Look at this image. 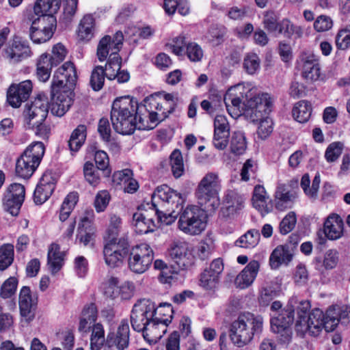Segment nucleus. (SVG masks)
Wrapping results in <instances>:
<instances>
[{
  "instance_id": "obj_1",
  "label": "nucleus",
  "mask_w": 350,
  "mask_h": 350,
  "mask_svg": "<svg viewBox=\"0 0 350 350\" xmlns=\"http://www.w3.org/2000/svg\"><path fill=\"white\" fill-rule=\"evenodd\" d=\"M256 89L250 83H241L230 87L224 96L228 113L234 118L243 115L255 121L270 111L271 98L268 94H256Z\"/></svg>"
},
{
  "instance_id": "obj_2",
  "label": "nucleus",
  "mask_w": 350,
  "mask_h": 350,
  "mask_svg": "<svg viewBox=\"0 0 350 350\" xmlns=\"http://www.w3.org/2000/svg\"><path fill=\"white\" fill-rule=\"evenodd\" d=\"M310 306V303L308 300L298 301L297 297L291 298L286 310V312L288 313L286 317V324H293L296 311V330L301 334L308 332L312 336H318L323 329L325 314L319 308H315L308 313Z\"/></svg>"
},
{
  "instance_id": "obj_3",
  "label": "nucleus",
  "mask_w": 350,
  "mask_h": 350,
  "mask_svg": "<svg viewBox=\"0 0 350 350\" xmlns=\"http://www.w3.org/2000/svg\"><path fill=\"white\" fill-rule=\"evenodd\" d=\"M185 200L183 196L167 185L158 187L152 195V213L157 223L170 225L182 211Z\"/></svg>"
},
{
  "instance_id": "obj_4",
  "label": "nucleus",
  "mask_w": 350,
  "mask_h": 350,
  "mask_svg": "<svg viewBox=\"0 0 350 350\" xmlns=\"http://www.w3.org/2000/svg\"><path fill=\"white\" fill-rule=\"evenodd\" d=\"M139 105L129 96L116 98L112 105L111 121L114 130L122 135H131L137 127L143 129V124L137 125L136 115Z\"/></svg>"
},
{
  "instance_id": "obj_5",
  "label": "nucleus",
  "mask_w": 350,
  "mask_h": 350,
  "mask_svg": "<svg viewBox=\"0 0 350 350\" xmlns=\"http://www.w3.org/2000/svg\"><path fill=\"white\" fill-rule=\"evenodd\" d=\"M262 328L263 318L261 316L243 313L232 323L230 338L234 344L242 347L249 343L254 334L261 333Z\"/></svg>"
},
{
  "instance_id": "obj_6",
  "label": "nucleus",
  "mask_w": 350,
  "mask_h": 350,
  "mask_svg": "<svg viewBox=\"0 0 350 350\" xmlns=\"http://www.w3.org/2000/svg\"><path fill=\"white\" fill-rule=\"evenodd\" d=\"M221 179L217 172H208L201 179L196 195L199 202L210 210H215L220 204Z\"/></svg>"
},
{
  "instance_id": "obj_7",
  "label": "nucleus",
  "mask_w": 350,
  "mask_h": 350,
  "mask_svg": "<svg viewBox=\"0 0 350 350\" xmlns=\"http://www.w3.org/2000/svg\"><path fill=\"white\" fill-rule=\"evenodd\" d=\"M45 146L41 142H33L24 150L16 163V174L26 179L30 178L39 166L44 154Z\"/></svg>"
},
{
  "instance_id": "obj_8",
  "label": "nucleus",
  "mask_w": 350,
  "mask_h": 350,
  "mask_svg": "<svg viewBox=\"0 0 350 350\" xmlns=\"http://www.w3.org/2000/svg\"><path fill=\"white\" fill-rule=\"evenodd\" d=\"M178 228L183 233L191 236L201 234L206 228L207 215L201 208L195 205L187 206L180 211Z\"/></svg>"
},
{
  "instance_id": "obj_9",
  "label": "nucleus",
  "mask_w": 350,
  "mask_h": 350,
  "mask_svg": "<svg viewBox=\"0 0 350 350\" xmlns=\"http://www.w3.org/2000/svg\"><path fill=\"white\" fill-rule=\"evenodd\" d=\"M154 258V252L147 243H141L133 247L129 257V267L134 273H143L150 267Z\"/></svg>"
},
{
  "instance_id": "obj_10",
  "label": "nucleus",
  "mask_w": 350,
  "mask_h": 350,
  "mask_svg": "<svg viewBox=\"0 0 350 350\" xmlns=\"http://www.w3.org/2000/svg\"><path fill=\"white\" fill-rule=\"evenodd\" d=\"M156 306L149 299L139 300L133 307L131 323L134 330L142 332L148 321L156 314Z\"/></svg>"
},
{
  "instance_id": "obj_11",
  "label": "nucleus",
  "mask_w": 350,
  "mask_h": 350,
  "mask_svg": "<svg viewBox=\"0 0 350 350\" xmlns=\"http://www.w3.org/2000/svg\"><path fill=\"white\" fill-rule=\"evenodd\" d=\"M129 243L123 238L118 241L104 242L103 256L106 265L114 268L120 267L128 253Z\"/></svg>"
},
{
  "instance_id": "obj_12",
  "label": "nucleus",
  "mask_w": 350,
  "mask_h": 350,
  "mask_svg": "<svg viewBox=\"0 0 350 350\" xmlns=\"http://www.w3.org/2000/svg\"><path fill=\"white\" fill-rule=\"evenodd\" d=\"M48 104L47 99L41 96L27 104L23 111L25 123L29 126L44 122L49 112Z\"/></svg>"
},
{
  "instance_id": "obj_13",
  "label": "nucleus",
  "mask_w": 350,
  "mask_h": 350,
  "mask_svg": "<svg viewBox=\"0 0 350 350\" xmlns=\"http://www.w3.org/2000/svg\"><path fill=\"white\" fill-rule=\"evenodd\" d=\"M223 271V261L220 258L213 260L201 273L199 279L200 286L206 291L214 292L219 284Z\"/></svg>"
},
{
  "instance_id": "obj_14",
  "label": "nucleus",
  "mask_w": 350,
  "mask_h": 350,
  "mask_svg": "<svg viewBox=\"0 0 350 350\" xmlns=\"http://www.w3.org/2000/svg\"><path fill=\"white\" fill-rule=\"evenodd\" d=\"M51 113L57 116H63L70 108L73 103L74 93L70 89L51 88Z\"/></svg>"
},
{
  "instance_id": "obj_15",
  "label": "nucleus",
  "mask_w": 350,
  "mask_h": 350,
  "mask_svg": "<svg viewBox=\"0 0 350 350\" xmlns=\"http://www.w3.org/2000/svg\"><path fill=\"white\" fill-rule=\"evenodd\" d=\"M167 254L180 268H185L192 263V249L189 243L185 241H174L167 250Z\"/></svg>"
},
{
  "instance_id": "obj_16",
  "label": "nucleus",
  "mask_w": 350,
  "mask_h": 350,
  "mask_svg": "<svg viewBox=\"0 0 350 350\" xmlns=\"http://www.w3.org/2000/svg\"><path fill=\"white\" fill-rule=\"evenodd\" d=\"M77 79V71L72 62H66L59 67L54 74L51 88L70 89L76 84Z\"/></svg>"
},
{
  "instance_id": "obj_17",
  "label": "nucleus",
  "mask_w": 350,
  "mask_h": 350,
  "mask_svg": "<svg viewBox=\"0 0 350 350\" xmlns=\"http://www.w3.org/2000/svg\"><path fill=\"white\" fill-rule=\"evenodd\" d=\"M159 96L151 95L144 100L143 106H139V109L144 107L148 112V117L150 123L153 125L145 126L143 124V129H152L159 122L164 120L170 113H172L170 110H167L164 105H155L152 103H159Z\"/></svg>"
},
{
  "instance_id": "obj_18",
  "label": "nucleus",
  "mask_w": 350,
  "mask_h": 350,
  "mask_svg": "<svg viewBox=\"0 0 350 350\" xmlns=\"http://www.w3.org/2000/svg\"><path fill=\"white\" fill-rule=\"evenodd\" d=\"M302 77L310 81H317L321 76L318 55L311 51H304L299 56Z\"/></svg>"
},
{
  "instance_id": "obj_19",
  "label": "nucleus",
  "mask_w": 350,
  "mask_h": 350,
  "mask_svg": "<svg viewBox=\"0 0 350 350\" xmlns=\"http://www.w3.org/2000/svg\"><path fill=\"white\" fill-rule=\"evenodd\" d=\"M124 36L120 31H118L113 37L104 36L99 42L97 47V57L100 62H104L107 56L116 52L118 54L120 50Z\"/></svg>"
},
{
  "instance_id": "obj_20",
  "label": "nucleus",
  "mask_w": 350,
  "mask_h": 350,
  "mask_svg": "<svg viewBox=\"0 0 350 350\" xmlns=\"http://www.w3.org/2000/svg\"><path fill=\"white\" fill-rule=\"evenodd\" d=\"M3 55L11 63L15 64L31 56V50L19 37L14 36L7 44Z\"/></svg>"
},
{
  "instance_id": "obj_21",
  "label": "nucleus",
  "mask_w": 350,
  "mask_h": 350,
  "mask_svg": "<svg viewBox=\"0 0 350 350\" xmlns=\"http://www.w3.org/2000/svg\"><path fill=\"white\" fill-rule=\"evenodd\" d=\"M32 83L30 80L22 81L18 85H12L8 90L7 100L13 107L17 108L25 101L32 91Z\"/></svg>"
},
{
  "instance_id": "obj_22",
  "label": "nucleus",
  "mask_w": 350,
  "mask_h": 350,
  "mask_svg": "<svg viewBox=\"0 0 350 350\" xmlns=\"http://www.w3.org/2000/svg\"><path fill=\"white\" fill-rule=\"evenodd\" d=\"M245 197L237 190L229 189L224 196V207L221 209L225 216L230 217L237 214L245 206Z\"/></svg>"
},
{
  "instance_id": "obj_23",
  "label": "nucleus",
  "mask_w": 350,
  "mask_h": 350,
  "mask_svg": "<svg viewBox=\"0 0 350 350\" xmlns=\"http://www.w3.org/2000/svg\"><path fill=\"white\" fill-rule=\"evenodd\" d=\"M37 304V297L33 295L29 287L23 286L19 293V308L22 317L26 321L34 318V308Z\"/></svg>"
},
{
  "instance_id": "obj_24",
  "label": "nucleus",
  "mask_w": 350,
  "mask_h": 350,
  "mask_svg": "<svg viewBox=\"0 0 350 350\" xmlns=\"http://www.w3.org/2000/svg\"><path fill=\"white\" fill-rule=\"evenodd\" d=\"M260 270V262L251 260L236 276L234 285L240 289H245L252 285Z\"/></svg>"
},
{
  "instance_id": "obj_25",
  "label": "nucleus",
  "mask_w": 350,
  "mask_h": 350,
  "mask_svg": "<svg viewBox=\"0 0 350 350\" xmlns=\"http://www.w3.org/2000/svg\"><path fill=\"white\" fill-rule=\"evenodd\" d=\"M106 342L109 347L115 346L118 350H124L129 345V325L123 320L118 327L116 333L110 332L107 336Z\"/></svg>"
},
{
  "instance_id": "obj_26",
  "label": "nucleus",
  "mask_w": 350,
  "mask_h": 350,
  "mask_svg": "<svg viewBox=\"0 0 350 350\" xmlns=\"http://www.w3.org/2000/svg\"><path fill=\"white\" fill-rule=\"evenodd\" d=\"M61 0H37L33 6V13H44L45 16L40 18V20H46L51 25H55L56 19L54 14L59 10Z\"/></svg>"
},
{
  "instance_id": "obj_27",
  "label": "nucleus",
  "mask_w": 350,
  "mask_h": 350,
  "mask_svg": "<svg viewBox=\"0 0 350 350\" xmlns=\"http://www.w3.org/2000/svg\"><path fill=\"white\" fill-rule=\"evenodd\" d=\"M150 211H140L133 214V225L137 233L146 234L152 232L157 224L153 218L154 213L152 208L150 207Z\"/></svg>"
},
{
  "instance_id": "obj_28",
  "label": "nucleus",
  "mask_w": 350,
  "mask_h": 350,
  "mask_svg": "<svg viewBox=\"0 0 350 350\" xmlns=\"http://www.w3.org/2000/svg\"><path fill=\"white\" fill-rule=\"evenodd\" d=\"M55 189V181L49 173H45L40 178L33 193V200L36 204L45 202Z\"/></svg>"
},
{
  "instance_id": "obj_29",
  "label": "nucleus",
  "mask_w": 350,
  "mask_h": 350,
  "mask_svg": "<svg viewBox=\"0 0 350 350\" xmlns=\"http://www.w3.org/2000/svg\"><path fill=\"white\" fill-rule=\"evenodd\" d=\"M323 232L329 240H338L344 234V223L337 214L329 215L324 221Z\"/></svg>"
},
{
  "instance_id": "obj_30",
  "label": "nucleus",
  "mask_w": 350,
  "mask_h": 350,
  "mask_svg": "<svg viewBox=\"0 0 350 350\" xmlns=\"http://www.w3.org/2000/svg\"><path fill=\"white\" fill-rule=\"evenodd\" d=\"M252 200L254 208L262 215L268 214L272 211L271 201L263 186L259 185L255 186Z\"/></svg>"
},
{
  "instance_id": "obj_31",
  "label": "nucleus",
  "mask_w": 350,
  "mask_h": 350,
  "mask_svg": "<svg viewBox=\"0 0 350 350\" xmlns=\"http://www.w3.org/2000/svg\"><path fill=\"white\" fill-rule=\"evenodd\" d=\"M167 330L166 321L152 317L142 330L145 339L152 340L161 338Z\"/></svg>"
},
{
  "instance_id": "obj_32",
  "label": "nucleus",
  "mask_w": 350,
  "mask_h": 350,
  "mask_svg": "<svg viewBox=\"0 0 350 350\" xmlns=\"http://www.w3.org/2000/svg\"><path fill=\"white\" fill-rule=\"evenodd\" d=\"M66 255V252L60 251V247L57 243L51 244L49 247L47 260L48 266L52 274H55L62 269L64 264Z\"/></svg>"
},
{
  "instance_id": "obj_33",
  "label": "nucleus",
  "mask_w": 350,
  "mask_h": 350,
  "mask_svg": "<svg viewBox=\"0 0 350 350\" xmlns=\"http://www.w3.org/2000/svg\"><path fill=\"white\" fill-rule=\"evenodd\" d=\"M95 31V19L92 14L85 15L78 25L77 30L79 40L83 41L90 40Z\"/></svg>"
},
{
  "instance_id": "obj_34",
  "label": "nucleus",
  "mask_w": 350,
  "mask_h": 350,
  "mask_svg": "<svg viewBox=\"0 0 350 350\" xmlns=\"http://www.w3.org/2000/svg\"><path fill=\"white\" fill-rule=\"evenodd\" d=\"M312 110L311 103L308 100H302L295 104L292 110V114L296 121L300 123H305L310 119Z\"/></svg>"
},
{
  "instance_id": "obj_35",
  "label": "nucleus",
  "mask_w": 350,
  "mask_h": 350,
  "mask_svg": "<svg viewBox=\"0 0 350 350\" xmlns=\"http://www.w3.org/2000/svg\"><path fill=\"white\" fill-rule=\"evenodd\" d=\"M78 200L79 195L77 192H70L66 196L59 211V219L60 221L64 222L69 218Z\"/></svg>"
},
{
  "instance_id": "obj_36",
  "label": "nucleus",
  "mask_w": 350,
  "mask_h": 350,
  "mask_svg": "<svg viewBox=\"0 0 350 350\" xmlns=\"http://www.w3.org/2000/svg\"><path fill=\"white\" fill-rule=\"evenodd\" d=\"M122 220L116 214L109 215V222L103 236L104 242L118 241V235L120 231Z\"/></svg>"
},
{
  "instance_id": "obj_37",
  "label": "nucleus",
  "mask_w": 350,
  "mask_h": 350,
  "mask_svg": "<svg viewBox=\"0 0 350 350\" xmlns=\"http://www.w3.org/2000/svg\"><path fill=\"white\" fill-rule=\"evenodd\" d=\"M260 234L256 229L247 230L244 234L241 236L235 242L237 246L245 248H254L259 243Z\"/></svg>"
},
{
  "instance_id": "obj_38",
  "label": "nucleus",
  "mask_w": 350,
  "mask_h": 350,
  "mask_svg": "<svg viewBox=\"0 0 350 350\" xmlns=\"http://www.w3.org/2000/svg\"><path fill=\"white\" fill-rule=\"evenodd\" d=\"M18 284V280L14 276H11L3 282L0 288V297L3 299H10L14 307L15 306V303L13 300Z\"/></svg>"
},
{
  "instance_id": "obj_39",
  "label": "nucleus",
  "mask_w": 350,
  "mask_h": 350,
  "mask_svg": "<svg viewBox=\"0 0 350 350\" xmlns=\"http://www.w3.org/2000/svg\"><path fill=\"white\" fill-rule=\"evenodd\" d=\"M90 331V349L100 350L105 341L103 325L100 323H94Z\"/></svg>"
},
{
  "instance_id": "obj_40",
  "label": "nucleus",
  "mask_w": 350,
  "mask_h": 350,
  "mask_svg": "<svg viewBox=\"0 0 350 350\" xmlns=\"http://www.w3.org/2000/svg\"><path fill=\"white\" fill-rule=\"evenodd\" d=\"M87 135L86 126L79 125L71 133L68 146L72 152H77L84 144Z\"/></svg>"
},
{
  "instance_id": "obj_41",
  "label": "nucleus",
  "mask_w": 350,
  "mask_h": 350,
  "mask_svg": "<svg viewBox=\"0 0 350 350\" xmlns=\"http://www.w3.org/2000/svg\"><path fill=\"white\" fill-rule=\"evenodd\" d=\"M48 23L49 26H43V29L39 27L33 29L32 25L31 26L29 35L34 43L40 44L45 42L53 36L55 25H51L49 23Z\"/></svg>"
},
{
  "instance_id": "obj_42",
  "label": "nucleus",
  "mask_w": 350,
  "mask_h": 350,
  "mask_svg": "<svg viewBox=\"0 0 350 350\" xmlns=\"http://www.w3.org/2000/svg\"><path fill=\"white\" fill-rule=\"evenodd\" d=\"M231 152L236 155L243 154L247 148V142L244 133L240 131L232 133L230 143Z\"/></svg>"
},
{
  "instance_id": "obj_43",
  "label": "nucleus",
  "mask_w": 350,
  "mask_h": 350,
  "mask_svg": "<svg viewBox=\"0 0 350 350\" xmlns=\"http://www.w3.org/2000/svg\"><path fill=\"white\" fill-rule=\"evenodd\" d=\"M118 278L109 276L102 282L100 289L106 297L113 299L118 297Z\"/></svg>"
},
{
  "instance_id": "obj_44",
  "label": "nucleus",
  "mask_w": 350,
  "mask_h": 350,
  "mask_svg": "<svg viewBox=\"0 0 350 350\" xmlns=\"http://www.w3.org/2000/svg\"><path fill=\"white\" fill-rule=\"evenodd\" d=\"M122 58L116 52L110 54L108 61L105 65V72L109 80L116 79V73L120 70Z\"/></svg>"
},
{
  "instance_id": "obj_45",
  "label": "nucleus",
  "mask_w": 350,
  "mask_h": 350,
  "mask_svg": "<svg viewBox=\"0 0 350 350\" xmlns=\"http://www.w3.org/2000/svg\"><path fill=\"white\" fill-rule=\"evenodd\" d=\"M272 103H271L270 111L264 114L260 118L256 121L260 120L259 126L258 127L257 134L262 139H266L273 131V121L272 120L266 116L271 111Z\"/></svg>"
},
{
  "instance_id": "obj_46",
  "label": "nucleus",
  "mask_w": 350,
  "mask_h": 350,
  "mask_svg": "<svg viewBox=\"0 0 350 350\" xmlns=\"http://www.w3.org/2000/svg\"><path fill=\"white\" fill-rule=\"evenodd\" d=\"M98 168H95L92 163L88 161L83 166V174L85 180L93 187H96L100 181V175Z\"/></svg>"
},
{
  "instance_id": "obj_47",
  "label": "nucleus",
  "mask_w": 350,
  "mask_h": 350,
  "mask_svg": "<svg viewBox=\"0 0 350 350\" xmlns=\"http://www.w3.org/2000/svg\"><path fill=\"white\" fill-rule=\"evenodd\" d=\"M96 229H77L76 241L83 246H92L94 245Z\"/></svg>"
},
{
  "instance_id": "obj_48",
  "label": "nucleus",
  "mask_w": 350,
  "mask_h": 350,
  "mask_svg": "<svg viewBox=\"0 0 350 350\" xmlns=\"http://www.w3.org/2000/svg\"><path fill=\"white\" fill-rule=\"evenodd\" d=\"M111 198L109 191L105 189L98 191L93 203L96 211L98 213L104 212L107 209Z\"/></svg>"
},
{
  "instance_id": "obj_49",
  "label": "nucleus",
  "mask_w": 350,
  "mask_h": 350,
  "mask_svg": "<svg viewBox=\"0 0 350 350\" xmlns=\"http://www.w3.org/2000/svg\"><path fill=\"white\" fill-rule=\"evenodd\" d=\"M170 163L174 177H180L184 172V164L182 154L179 150H175L172 152L170 155Z\"/></svg>"
},
{
  "instance_id": "obj_50",
  "label": "nucleus",
  "mask_w": 350,
  "mask_h": 350,
  "mask_svg": "<svg viewBox=\"0 0 350 350\" xmlns=\"http://www.w3.org/2000/svg\"><path fill=\"white\" fill-rule=\"evenodd\" d=\"M106 74L101 66H96L92 72L90 85L95 91H98L103 87Z\"/></svg>"
},
{
  "instance_id": "obj_51",
  "label": "nucleus",
  "mask_w": 350,
  "mask_h": 350,
  "mask_svg": "<svg viewBox=\"0 0 350 350\" xmlns=\"http://www.w3.org/2000/svg\"><path fill=\"white\" fill-rule=\"evenodd\" d=\"M14 258V247L6 244L0 247V270L7 269L12 262Z\"/></svg>"
},
{
  "instance_id": "obj_52",
  "label": "nucleus",
  "mask_w": 350,
  "mask_h": 350,
  "mask_svg": "<svg viewBox=\"0 0 350 350\" xmlns=\"http://www.w3.org/2000/svg\"><path fill=\"white\" fill-rule=\"evenodd\" d=\"M185 38L180 35L172 39L171 42L166 44L167 49L177 56L185 55L186 46Z\"/></svg>"
},
{
  "instance_id": "obj_53",
  "label": "nucleus",
  "mask_w": 350,
  "mask_h": 350,
  "mask_svg": "<svg viewBox=\"0 0 350 350\" xmlns=\"http://www.w3.org/2000/svg\"><path fill=\"white\" fill-rule=\"evenodd\" d=\"M260 59L256 53L247 54L243 60V68L249 75L256 73L260 69Z\"/></svg>"
},
{
  "instance_id": "obj_54",
  "label": "nucleus",
  "mask_w": 350,
  "mask_h": 350,
  "mask_svg": "<svg viewBox=\"0 0 350 350\" xmlns=\"http://www.w3.org/2000/svg\"><path fill=\"white\" fill-rule=\"evenodd\" d=\"M265 28L273 33H282V26L278 22V17L273 12H267L264 16Z\"/></svg>"
},
{
  "instance_id": "obj_55",
  "label": "nucleus",
  "mask_w": 350,
  "mask_h": 350,
  "mask_svg": "<svg viewBox=\"0 0 350 350\" xmlns=\"http://www.w3.org/2000/svg\"><path fill=\"white\" fill-rule=\"evenodd\" d=\"M284 262V246L276 247L269 257V265L272 269H278Z\"/></svg>"
},
{
  "instance_id": "obj_56",
  "label": "nucleus",
  "mask_w": 350,
  "mask_h": 350,
  "mask_svg": "<svg viewBox=\"0 0 350 350\" xmlns=\"http://www.w3.org/2000/svg\"><path fill=\"white\" fill-rule=\"evenodd\" d=\"M94 161L98 170L103 171L105 176H109L111 170L108 168L109 160L107 154L103 150L96 151Z\"/></svg>"
},
{
  "instance_id": "obj_57",
  "label": "nucleus",
  "mask_w": 350,
  "mask_h": 350,
  "mask_svg": "<svg viewBox=\"0 0 350 350\" xmlns=\"http://www.w3.org/2000/svg\"><path fill=\"white\" fill-rule=\"evenodd\" d=\"M185 54L191 62H197L202 59L203 50L199 44L191 42L187 44Z\"/></svg>"
},
{
  "instance_id": "obj_58",
  "label": "nucleus",
  "mask_w": 350,
  "mask_h": 350,
  "mask_svg": "<svg viewBox=\"0 0 350 350\" xmlns=\"http://www.w3.org/2000/svg\"><path fill=\"white\" fill-rule=\"evenodd\" d=\"M271 330L273 333L278 335V337H282L284 333V314L281 313L271 314Z\"/></svg>"
},
{
  "instance_id": "obj_59",
  "label": "nucleus",
  "mask_w": 350,
  "mask_h": 350,
  "mask_svg": "<svg viewBox=\"0 0 350 350\" xmlns=\"http://www.w3.org/2000/svg\"><path fill=\"white\" fill-rule=\"evenodd\" d=\"M25 190L23 185L19 183H12L8 187L4 196L23 202L25 199Z\"/></svg>"
},
{
  "instance_id": "obj_60",
  "label": "nucleus",
  "mask_w": 350,
  "mask_h": 350,
  "mask_svg": "<svg viewBox=\"0 0 350 350\" xmlns=\"http://www.w3.org/2000/svg\"><path fill=\"white\" fill-rule=\"evenodd\" d=\"M339 261V252L335 249L328 250L323 258V266L325 269H334Z\"/></svg>"
},
{
  "instance_id": "obj_61",
  "label": "nucleus",
  "mask_w": 350,
  "mask_h": 350,
  "mask_svg": "<svg viewBox=\"0 0 350 350\" xmlns=\"http://www.w3.org/2000/svg\"><path fill=\"white\" fill-rule=\"evenodd\" d=\"M343 144L341 142H334L327 148L325 157L328 162L336 161L342 153Z\"/></svg>"
},
{
  "instance_id": "obj_62",
  "label": "nucleus",
  "mask_w": 350,
  "mask_h": 350,
  "mask_svg": "<svg viewBox=\"0 0 350 350\" xmlns=\"http://www.w3.org/2000/svg\"><path fill=\"white\" fill-rule=\"evenodd\" d=\"M23 202V201H20L19 200H16L5 196H3V198L4 210L10 213L12 216H16L18 214Z\"/></svg>"
},
{
  "instance_id": "obj_63",
  "label": "nucleus",
  "mask_w": 350,
  "mask_h": 350,
  "mask_svg": "<svg viewBox=\"0 0 350 350\" xmlns=\"http://www.w3.org/2000/svg\"><path fill=\"white\" fill-rule=\"evenodd\" d=\"M67 55L66 47L61 43L55 44L52 49V55H50L52 62L57 66L63 62Z\"/></svg>"
},
{
  "instance_id": "obj_64",
  "label": "nucleus",
  "mask_w": 350,
  "mask_h": 350,
  "mask_svg": "<svg viewBox=\"0 0 350 350\" xmlns=\"http://www.w3.org/2000/svg\"><path fill=\"white\" fill-rule=\"evenodd\" d=\"M256 163L252 159H247L241 170V177L243 181L249 180L255 175L256 171Z\"/></svg>"
}]
</instances>
